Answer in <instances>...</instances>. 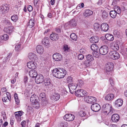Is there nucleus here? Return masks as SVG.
I'll list each match as a JSON object with an SVG mask.
<instances>
[{"label": "nucleus", "instance_id": "41", "mask_svg": "<svg viewBox=\"0 0 127 127\" xmlns=\"http://www.w3.org/2000/svg\"><path fill=\"white\" fill-rule=\"evenodd\" d=\"M62 27V26L60 25L56 28L55 29V32L58 33H60L61 32V30Z\"/></svg>", "mask_w": 127, "mask_h": 127}, {"label": "nucleus", "instance_id": "35", "mask_svg": "<svg viewBox=\"0 0 127 127\" xmlns=\"http://www.w3.org/2000/svg\"><path fill=\"white\" fill-rule=\"evenodd\" d=\"M68 24L70 26H76V23L75 20L72 19L68 22Z\"/></svg>", "mask_w": 127, "mask_h": 127}, {"label": "nucleus", "instance_id": "5", "mask_svg": "<svg viewBox=\"0 0 127 127\" xmlns=\"http://www.w3.org/2000/svg\"><path fill=\"white\" fill-rule=\"evenodd\" d=\"M84 99L85 101L89 103H93L96 101V98L93 96H86Z\"/></svg>", "mask_w": 127, "mask_h": 127}, {"label": "nucleus", "instance_id": "30", "mask_svg": "<svg viewBox=\"0 0 127 127\" xmlns=\"http://www.w3.org/2000/svg\"><path fill=\"white\" fill-rule=\"evenodd\" d=\"M118 43V42H117L115 43L114 44V43H112L113 45L111 46L112 48L115 51L118 50L119 47Z\"/></svg>", "mask_w": 127, "mask_h": 127}, {"label": "nucleus", "instance_id": "6", "mask_svg": "<svg viewBox=\"0 0 127 127\" xmlns=\"http://www.w3.org/2000/svg\"><path fill=\"white\" fill-rule=\"evenodd\" d=\"M87 93L83 90H78L75 92V95L78 97H81L86 95Z\"/></svg>", "mask_w": 127, "mask_h": 127}, {"label": "nucleus", "instance_id": "4", "mask_svg": "<svg viewBox=\"0 0 127 127\" xmlns=\"http://www.w3.org/2000/svg\"><path fill=\"white\" fill-rule=\"evenodd\" d=\"M43 85L45 88L48 89L50 88L53 86V85L51 83V80L49 78L45 79Z\"/></svg>", "mask_w": 127, "mask_h": 127}, {"label": "nucleus", "instance_id": "18", "mask_svg": "<svg viewBox=\"0 0 127 127\" xmlns=\"http://www.w3.org/2000/svg\"><path fill=\"white\" fill-rule=\"evenodd\" d=\"M14 28L13 26H10L8 28H5L4 29V31L6 33L10 34L14 31Z\"/></svg>", "mask_w": 127, "mask_h": 127}, {"label": "nucleus", "instance_id": "34", "mask_svg": "<svg viewBox=\"0 0 127 127\" xmlns=\"http://www.w3.org/2000/svg\"><path fill=\"white\" fill-rule=\"evenodd\" d=\"M93 13V12L89 9L86 10L84 16L86 17H87L91 15Z\"/></svg>", "mask_w": 127, "mask_h": 127}, {"label": "nucleus", "instance_id": "33", "mask_svg": "<svg viewBox=\"0 0 127 127\" xmlns=\"http://www.w3.org/2000/svg\"><path fill=\"white\" fill-rule=\"evenodd\" d=\"M94 26V29L95 31H98L100 29L101 25L98 23H95Z\"/></svg>", "mask_w": 127, "mask_h": 127}, {"label": "nucleus", "instance_id": "37", "mask_svg": "<svg viewBox=\"0 0 127 127\" xmlns=\"http://www.w3.org/2000/svg\"><path fill=\"white\" fill-rule=\"evenodd\" d=\"M8 39V36L6 34H4L0 37V40H6Z\"/></svg>", "mask_w": 127, "mask_h": 127}, {"label": "nucleus", "instance_id": "42", "mask_svg": "<svg viewBox=\"0 0 127 127\" xmlns=\"http://www.w3.org/2000/svg\"><path fill=\"white\" fill-rule=\"evenodd\" d=\"M11 19L13 21L16 22L18 19V16L17 15H14L11 17Z\"/></svg>", "mask_w": 127, "mask_h": 127}, {"label": "nucleus", "instance_id": "60", "mask_svg": "<svg viewBox=\"0 0 127 127\" xmlns=\"http://www.w3.org/2000/svg\"><path fill=\"white\" fill-rule=\"evenodd\" d=\"M68 49V46L67 45H64V49L65 51H67Z\"/></svg>", "mask_w": 127, "mask_h": 127}, {"label": "nucleus", "instance_id": "13", "mask_svg": "<svg viewBox=\"0 0 127 127\" xmlns=\"http://www.w3.org/2000/svg\"><path fill=\"white\" fill-rule=\"evenodd\" d=\"M74 116L71 114H67L64 117V119L68 121H73L74 119Z\"/></svg>", "mask_w": 127, "mask_h": 127}, {"label": "nucleus", "instance_id": "9", "mask_svg": "<svg viewBox=\"0 0 127 127\" xmlns=\"http://www.w3.org/2000/svg\"><path fill=\"white\" fill-rule=\"evenodd\" d=\"M49 39L48 37H45L42 39V44L44 45L45 47L47 48L49 47L50 46Z\"/></svg>", "mask_w": 127, "mask_h": 127}, {"label": "nucleus", "instance_id": "15", "mask_svg": "<svg viewBox=\"0 0 127 127\" xmlns=\"http://www.w3.org/2000/svg\"><path fill=\"white\" fill-rule=\"evenodd\" d=\"M28 57L32 61L36 62L38 60V58H37L36 55L33 53H29L28 55Z\"/></svg>", "mask_w": 127, "mask_h": 127}, {"label": "nucleus", "instance_id": "11", "mask_svg": "<svg viewBox=\"0 0 127 127\" xmlns=\"http://www.w3.org/2000/svg\"><path fill=\"white\" fill-rule=\"evenodd\" d=\"M91 108V109L93 111L95 112L98 111L100 109V105L97 103H95L92 104Z\"/></svg>", "mask_w": 127, "mask_h": 127}, {"label": "nucleus", "instance_id": "53", "mask_svg": "<svg viewBox=\"0 0 127 127\" xmlns=\"http://www.w3.org/2000/svg\"><path fill=\"white\" fill-rule=\"evenodd\" d=\"M40 97V98H44L45 97V95L44 93H42L39 95Z\"/></svg>", "mask_w": 127, "mask_h": 127}, {"label": "nucleus", "instance_id": "32", "mask_svg": "<svg viewBox=\"0 0 127 127\" xmlns=\"http://www.w3.org/2000/svg\"><path fill=\"white\" fill-rule=\"evenodd\" d=\"M114 10L117 14H120L122 11L121 9L118 6H115L114 7Z\"/></svg>", "mask_w": 127, "mask_h": 127}, {"label": "nucleus", "instance_id": "46", "mask_svg": "<svg viewBox=\"0 0 127 127\" xmlns=\"http://www.w3.org/2000/svg\"><path fill=\"white\" fill-rule=\"evenodd\" d=\"M92 62L86 60L84 62V64L86 66L89 67L91 65Z\"/></svg>", "mask_w": 127, "mask_h": 127}, {"label": "nucleus", "instance_id": "58", "mask_svg": "<svg viewBox=\"0 0 127 127\" xmlns=\"http://www.w3.org/2000/svg\"><path fill=\"white\" fill-rule=\"evenodd\" d=\"M2 100L3 102H5L6 101H8V100L9 101V99L7 97H4L2 98Z\"/></svg>", "mask_w": 127, "mask_h": 127}, {"label": "nucleus", "instance_id": "27", "mask_svg": "<svg viewBox=\"0 0 127 127\" xmlns=\"http://www.w3.org/2000/svg\"><path fill=\"white\" fill-rule=\"evenodd\" d=\"M30 100L32 103H35L36 101H38V98L35 94H33L31 96Z\"/></svg>", "mask_w": 127, "mask_h": 127}, {"label": "nucleus", "instance_id": "45", "mask_svg": "<svg viewBox=\"0 0 127 127\" xmlns=\"http://www.w3.org/2000/svg\"><path fill=\"white\" fill-rule=\"evenodd\" d=\"M71 38L74 40H76L77 39V37L76 35L74 33H71L70 36Z\"/></svg>", "mask_w": 127, "mask_h": 127}, {"label": "nucleus", "instance_id": "52", "mask_svg": "<svg viewBox=\"0 0 127 127\" xmlns=\"http://www.w3.org/2000/svg\"><path fill=\"white\" fill-rule=\"evenodd\" d=\"M66 81L67 83L72 82V78L70 76H68L66 79Z\"/></svg>", "mask_w": 127, "mask_h": 127}, {"label": "nucleus", "instance_id": "36", "mask_svg": "<svg viewBox=\"0 0 127 127\" xmlns=\"http://www.w3.org/2000/svg\"><path fill=\"white\" fill-rule=\"evenodd\" d=\"M109 14L111 17L113 18H115L117 15V13L114 10L111 11Z\"/></svg>", "mask_w": 127, "mask_h": 127}, {"label": "nucleus", "instance_id": "63", "mask_svg": "<svg viewBox=\"0 0 127 127\" xmlns=\"http://www.w3.org/2000/svg\"><path fill=\"white\" fill-rule=\"evenodd\" d=\"M84 4L83 3H82L81 4H79L78 5L77 7V8H78V7L80 8H83L84 7Z\"/></svg>", "mask_w": 127, "mask_h": 127}, {"label": "nucleus", "instance_id": "20", "mask_svg": "<svg viewBox=\"0 0 127 127\" xmlns=\"http://www.w3.org/2000/svg\"><path fill=\"white\" fill-rule=\"evenodd\" d=\"M109 26L106 23H102L101 25V30L104 32H106L108 30Z\"/></svg>", "mask_w": 127, "mask_h": 127}, {"label": "nucleus", "instance_id": "26", "mask_svg": "<svg viewBox=\"0 0 127 127\" xmlns=\"http://www.w3.org/2000/svg\"><path fill=\"white\" fill-rule=\"evenodd\" d=\"M115 104L116 106L117 107H120L122 105L123 101L121 99H118L115 101Z\"/></svg>", "mask_w": 127, "mask_h": 127}, {"label": "nucleus", "instance_id": "7", "mask_svg": "<svg viewBox=\"0 0 127 127\" xmlns=\"http://www.w3.org/2000/svg\"><path fill=\"white\" fill-rule=\"evenodd\" d=\"M108 50L107 46H102L99 49V53L102 55H105L108 52Z\"/></svg>", "mask_w": 127, "mask_h": 127}, {"label": "nucleus", "instance_id": "47", "mask_svg": "<svg viewBox=\"0 0 127 127\" xmlns=\"http://www.w3.org/2000/svg\"><path fill=\"white\" fill-rule=\"evenodd\" d=\"M15 113H16L15 114L16 118L17 119L19 118L20 119L21 116L22 115L21 112V111H19L18 112H16Z\"/></svg>", "mask_w": 127, "mask_h": 127}, {"label": "nucleus", "instance_id": "25", "mask_svg": "<svg viewBox=\"0 0 127 127\" xmlns=\"http://www.w3.org/2000/svg\"><path fill=\"white\" fill-rule=\"evenodd\" d=\"M30 76L32 78L35 77L37 75L36 71L34 70H31L29 73Z\"/></svg>", "mask_w": 127, "mask_h": 127}, {"label": "nucleus", "instance_id": "40", "mask_svg": "<svg viewBox=\"0 0 127 127\" xmlns=\"http://www.w3.org/2000/svg\"><path fill=\"white\" fill-rule=\"evenodd\" d=\"M34 103H32L33 107L36 109L38 108L39 107V104L38 101H36Z\"/></svg>", "mask_w": 127, "mask_h": 127}, {"label": "nucleus", "instance_id": "57", "mask_svg": "<svg viewBox=\"0 0 127 127\" xmlns=\"http://www.w3.org/2000/svg\"><path fill=\"white\" fill-rule=\"evenodd\" d=\"M6 97H7L9 99V101H10L11 100V97L10 95V93H6Z\"/></svg>", "mask_w": 127, "mask_h": 127}, {"label": "nucleus", "instance_id": "1", "mask_svg": "<svg viewBox=\"0 0 127 127\" xmlns=\"http://www.w3.org/2000/svg\"><path fill=\"white\" fill-rule=\"evenodd\" d=\"M52 72L54 76L61 79L64 77L66 74L67 71L62 68H58L53 69Z\"/></svg>", "mask_w": 127, "mask_h": 127}, {"label": "nucleus", "instance_id": "17", "mask_svg": "<svg viewBox=\"0 0 127 127\" xmlns=\"http://www.w3.org/2000/svg\"><path fill=\"white\" fill-rule=\"evenodd\" d=\"M105 70L109 72L112 70L114 67L113 64L112 62H109L106 65Z\"/></svg>", "mask_w": 127, "mask_h": 127}, {"label": "nucleus", "instance_id": "44", "mask_svg": "<svg viewBox=\"0 0 127 127\" xmlns=\"http://www.w3.org/2000/svg\"><path fill=\"white\" fill-rule=\"evenodd\" d=\"M108 16V13L107 12L103 11L102 13V16L103 18L104 19H106Z\"/></svg>", "mask_w": 127, "mask_h": 127}, {"label": "nucleus", "instance_id": "61", "mask_svg": "<svg viewBox=\"0 0 127 127\" xmlns=\"http://www.w3.org/2000/svg\"><path fill=\"white\" fill-rule=\"evenodd\" d=\"M109 81L110 82V84L111 86H113L114 85V82L113 81V79L111 78H110L109 80Z\"/></svg>", "mask_w": 127, "mask_h": 127}, {"label": "nucleus", "instance_id": "31", "mask_svg": "<svg viewBox=\"0 0 127 127\" xmlns=\"http://www.w3.org/2000/svg\"><path fill=\"white\" fill-rule=\"evenodd\" d=\"M34 21L33 19H30L27 24L29 28H31L34 25Z\"/></svg>", "mask_w": 127, "mask_h": 127}, {"label": "nucleus", "instance_id": "64", "mask_svg": "<svg viewBox=\"0 0 127 127\" xmlns=\"http://www.w3.org/2000/svg\"><path fill=\"white\" fill-rule=\"evenodd\" d=\"M5 22L7 25L10 26L11 24V23L9 20H6L5 21Z\"/></svg>", "mask_w": 127, "mask_h": 127}, {"label": "nucleus", "instance_id": "28", "mask_svg": "<svg viewBox=\"0 0 127 127\" xmlns=\"http://www.w3.org/2000/svg\"><path fill=\"white\" fill-rule=\"evenodd\" d=\"M105 37L107 40L110 41H113L114 38L113 36L109 33L106 34L105 35Z\"/></svg>", "mask_w": 127, "mask_h": 127}, {"label": "nucleus", "instance_id": "22", "mask_svg": "<svg viewBox=\"0 0 127 127\" xmlns=\"http://www.w3.org/2000/svg\"><path fill=\"white\" fill-rule=\"evenodd\" d=\"M36 50L37 53L40 54H42L44 51L43 47L40 45H38L37 46Z\"/></svg>", "mask_w": 127, "mask_h": 127}, {"label": "nucleus", "instance_id": "56", "mask_svg": "<svg viewBox=\"0 0 127 127\" xmlns=\"http://www.w3.org/2000/svg\"><path fill=\"white\" fill-rule=\"evenodd\" d=\"M83 84V82L81 80H79L78 81V85H79L80 86H82Z\"/></svg>", "mask_w": 127, "mask_h": 127}, {"label": "nucleus", "instance_id": "49", "mask_svg": "<svg viewBox=\"0 0 127 127\" xmlns=\"http://www.w3.org/2000/svg\"><path fill=\"white\" fill-rule=\"evenodd\" d=\"M78 114L81 117H83L85 116L86 113L84 111H80L78 113Z\"/></svg>", "mask_w": 127, "mask_h": 127}, {"label": "nucleus", "instance_id": "51", "mask_svg": "<svg viewBox=\"0 0 127 127\" xmlns=\"http://www.w3.org/2000/svg\"><path fill=\"white\" fill-rule=\"evenodd\" d=\"M122 11L124 14H127L126 12H127V9L126 8L124 7L123 6L122 8Z\"/></svg>", "mask_w": 127, "mask_h": 127}, {"label": "nucleus", "instance_id": "62", "mask_svg": "<svg viewBox=\"0 0 127 127\" xmlns=\"http://www.w3.org/2000/svg\"><path fill=\"white\" fill-rule=\"evenodd\" d=\"M27 9L30 12L32 10V7L31 5H29L28 6Z\"/></svg>", "mask_w": 127, "mask_h": 127}, {"label": "nucleus", "instance_id": "43", "mask_svg": "<svg viewBox=\"0 0 127 127\" xmlns=\"http://www.w3.org/2000/svg\"><path fill=\"white\" fill-rule=\"evenodd\" d=\"M99 51V49L97 50V51H94L93 52V56L96 58H97L98 57L99 55V53L98 52Z\"/></svg>", "mask_w": 127, "mask_h": 127}, {"label": "nucleus", "instance_id": "50", "mask_svg": "<svg viewBox=\"0 0 127 127\" xmlns=\"http://www.w3.org/2000/svg\"><path fill=\"white\" fill-rule=\"evenodd\" d=\"M113 33L116 37H119L120 36V33L116 30L114 31L113 32Z\"/></svg>", "mask_w": 127, "mask_h": 127}, {"label": "nucleus", "instance_id": "21", "mask_svg": "<svg viewBox=\"0 0 127 127\" xmlns=\"http://www.w3.org/2000/svg\"><path fill=\"white\" fill-rule=\"evenodd\" d=\"M60 95L57 93L53 94L51 97V98L53 100L57 101L60 98Z\"/></svg>", "mask_w": 127, "mask_h": 127}, {"label": "nucleus", "instance_id": "55", "mask_svg": "<svg viewBox=\"0 0 127 127\" xmlns=\"http://www.w3.org/2000/svg\"><path fill=\"white\" fill-rule=\"evenodd\" d=\"M78 58L79 60H82L84 58V56L82 54H80L78 56Z\"/></svg>", "mask_w": 127, "mask_h": 127}, {"label": "nucleus", "instance_id": "10", "mask_svg": "<svg viewBox=\"0 0 127 127\" xmlns=\"http://www.w3.org/2000/svg\"><path fill=\"white\" fill-rule=\"evenodd\" d=\"M44 80V77L42 75H38L35 77V82L37 84L42 83Z\"/></svg>", "mask_w": 127, "mask_h": 127}, {"label": "nucleus", "instance_id": "29", "mask_svg": "<svg viewBox=\"0 0 127 127\" xmlns=\"http://www.w3.org/2000/svg\"><path fill=\"white\" fill-rule=\"evenodd\" d=\"M114 95L113 94H108L105 97V99L106 100L108 101L111 100H113Z\"/></svg>", "mask_w": 127, "mask_h": 127}, {"label": "nucleus", "instance_id": "39", "mask_svg": "<svg viewBox=\"0 0 127 127\" xmlns=\"http://www.w3.org/2000/svg\"><path fill=\"white\" fill-rule=\"evenodd\" d=\"M86 60L91 62L94 60V59L92 55L88 54L86 56Z\"/></svg>", "mask_w": 127, "mask_h": 127}, {"label": "nucleus", "instance_id": "14", "mask_svg": "<svg viewBox=\"0 0 127 127\" xmlns=\"http://www.w3.org/2000/svg\"><path fill=\"white\" fill-rule=\"evenodd\" d=\"M53 57V59L55 61H61L63 59L62 55L58 53H56L54 54Z\"/></svg>", "mask_w": 127, "mask_h": 127}, {"label": "nucleus", "instance_id": "48", "mask_svg": "<svg viewBox=\"0 0 127 127\" xmlns=\"http://www.w3.org/2000/svg\"><path fill=\"white\" fill-rule=\"evenodd\" d=\"M14 97L16 104H18L19 103V100L18 98L17 94H14Z\"/></svg>", "mask_w": 127, "mask_h": 127}, {"label": "nucleus", "instance_id": "12", "mask_svg": "<svg viewBox=\"0 0 127 127\" xmlns=\"http://www.w3.org/2000/svg\"><path fill=\"white\" fill-rule=\"evenodd\" d=\"M77 86V85L74 83H72L69 84L68 87L70 90V92L71 94H73L75 92L74 90Z\"/></svg>", "mask_w": 127, "mask_h": 127}, {"label": "nucleus", "instance_id": "54", "mask_svg": "<svg viewBox=\"0 0 127 127\" xmlns=\"http://www.w3.org/2000/svg\"><path fill=\"white\" fill-rule=\"evenodd\" d=\"M20 48V44H18L16 45L15 46V50L16 51H19Z\"/></svg>", "mask_w": 127, "mask_h": 127}, {"label": "nucleus", "instance_id": "59", "mask_svg": "<svg viewBox=\"0 0 127 127\" xmlns=\"http://www.w3.org/2000/svg\"><path fill=\"white\" fill-rule=\"evenodd\" d=\"M26 123V122L25 121H23L21 123V125L22 127H25V124Z\"/></svg>", "mask_w": 127, "mask_h": 127}, {"label": "nucleus", "instance_id": "38", "mask_svg": "<svg viewBox=\"0 0 127 127\" xmlns=\"http://www.w3.org/2000/svg\"><path fill=\"white\" fill-rule=\"evenodd\" d=\"M91 49L93 51H97L98 49V47L97 45L96 44H93L91 45Z\"/></svg>", "mask_w": 127, "mask_h": 127}, {"label": "nucleus", "instance_id": "2", "mask_svg": "<svg viewBox=\"0 0 127 127\" xmlns=\"http://www.w3.org/2000/svg\"><path fill=\"white\" fill-rule=\"evenodd\" d=\"M102 112L105 114H108L112 113V108L111 105L108 104H104L101 109Z\"/></svg>", "mask_w": 127, "mask_h": 127}, {"label": "nucleus", "instance_id": "24", "mask_svg": "<svg viewBox=\"0 0 127 127\" xmlns=\"http://www.w3.org/2000/svg\"><path fill=\"white\" fill-rule=\"evenodd\" d=\"M59 38L58 35L55 33H53L50 35V38L53 40L56 41Z\"/></svg>", "mask_w": 127, "mask_h": 127}, {"label": "nucleus", "instance_id": "16", "mask_svg": "<svg viewBox=\"0 0 127 127\" xmlns=\"http://www.w3.org/2000/svg\"><path fill=\"white\" fill-rule=\"evenodd\" d=\"M120 117L119 115L117 114H115L111 116V120L114 123H117L120 119Z\"/></svg>", "mask_w": 127, "mask_h": 127}, {"label": "nucleus", "instance_id": "19", "mask_svg": "<svg viewBox=\"0 0 127 127\" xmlns=\"http://www.w3.org/2000/svg\"><path fill=\"white\" fill-rule=\"evenodd\" d=\"M36 64L33 62H29L27 63V66L28 68L32 69H35Z\"/></svg>", "mask_w": 127, "mask_h": 127}, {"label": "nucleus", "instance_id": "3", "mask_svg": "<svg viewBox=\"0 0 127 127\" xmlns=\"http://www.w3.org/2000/svg\"><path fill=\"white\" fill-rule=\"evenodd\" d=\"M109 56L110 58L113 60L119 59L120 57L119 54L115 51L110 52L109 53Z\"/></svg>", "mask_w": 127, "mask_h": 127}, {"label": "nucleus", "instance_id": "23", "mask_svg": "<svg viewBox=\"0 0 127 127\" xmlns=\"http://www.w3.org/2000/svg\"><path fill=\"white\" fill-rule=\"evenodd\" d=\"M99 40V38L96 36H93L90 39V41L93 43H96Z\"/></svg>", "mask_w": 127, "mask_h": 127}, {"label": "nucleus", "instance_id": "8", "mask_svg": "<svg viewBox=\"0 0 127 127\" xmlns=\"http://www.w3.org/2000/svg\"><path fill=\"white\" fill-rule=\"evenodd\" d=\"M10 5L6 4L0 6V10L2 13H4L6 12H8L9 10Z\"/></svg>", "mask_w": 127, "mask_h": 127}]
</instances>
